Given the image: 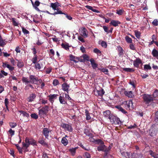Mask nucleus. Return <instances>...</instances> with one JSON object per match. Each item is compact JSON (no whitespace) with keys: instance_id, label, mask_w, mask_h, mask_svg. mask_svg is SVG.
<instances>
[{"instance_id":"27","label":"nucleus","mask_w":158,"mask_h":158,"mask_svg":"<svg viewBox=\"0 0 158 158\" xmlns=\"http://www.w3.org/2000/svg\"><path fill=\"white\" fill-rule=\"evenodd\" d=\"M61 46L62 48L64 49L65 50H69V48L70 46L68 44H65L64 43H62L61 44Z\"/></svg>"},{"instance_id":"21","label":"nucleus","mask_w":158,"mask_h":158,"mask_svg":"<svg viewBox=\"0 0 158 158\" xmlns=\"http://www.w3.org/2000/svg\"><path fill=\"white\" fill-rule=\"evenodd\" d=\"M84 132L87 136L90 137H93L92 134L90 132L89 130L88 129H85L84 130Z\"/></svg>"},{"instance_id":"41","label":"nucleus","mask_w":158,"mask_h":158,"mask_svg":"<svg viewBox=\"0 0 158 158\" xmlns=\"http://www.w3.org/2000/svg\"><path fill=\"white\" fill-rule=\"evenodd\" d=\"M17 65L19 68H21L24 66V63L22 61H18Z\"/></svg>"},{"instance_id":"18","label":"nucleus","mask_w":158,"mask_h":158,"mask_svg":"<svg viewBox=\"0 0 158 158\" xmlns=\"http://www.w3.org/2000/svg\"><path fill=\"white\" fill-rule=\"evenodd\" d=\"M66 137H68V136L67 135H65L64 137L62 138L61 140V143L64 146H66L68 143V141L66 138Z\"/></svg>"},{"instance_id":"37","label":"nucleus","mask_w":158,"mask_h":158,"mask_svg":"<svg viewBox=\"0 0 158 158\" xmlns=\"http://www.w3.org/2000/svg\"><path fill=\"white\" fill-rule=\"evenodd\" d=\"M38 142L43 146H48V143L45 142L44 140L42 139L39 140Z\"/></svg>"},{"instance_id":"51","label":"nucleus","mask_w":158,"mask_h":158,"mask_svg":"<svg viewBox=\"0 0 158 158\" xmlns=\"http://www.w3.org/2000/svg\"><path fill=\"white\" fill-rule=\"evenodd\" d=\"M59 84V82L58 80L54 79L53 82V84L54 86H56L58 85Z\"/></svg>"},{"instance_id":"13","label":"nucleus","mask_w":158,"mask_h":158,"mask_svg":"<svg viewBox=\"0 0 158 158\" xmlns=\"http://www.w3.org/2000/svg\"><path fill=\"white\" fill-rule=\"evenodd\" d=\"M58 96V95L57 94H50L48 96V97L49 98L48 100L52 104L54 102V99L56 98Z\"/></svg>"},{"instance_id":"60","label":"nucleus","mask_w":158,"mask_h":158,"mask_svg":"<svg viewBox=\"0 0 158 158\" xmlns=\"http://www.w3.org/2000/svg\"><path fill=\"white\" fill-rule=\"evenodd\" d=\"M40 2L38 1H36L35 2L33 7H35L39 6L40 5Z\"/></svg>"},{"instance_id":"8","label":"nucleus","mask_w":158,"mask_h":158,"mask_svg":"<svg viewBox=\"0 0 158 158\" xmlns=\"http://www.w3.org/2000/svg\"><path fill=\"white\" fill-rule=\"evenodd\" d=\"M157 133V130L155 129H150L149 130V135L152 137H155Z\"/></svg>"},{"instance_id":"33","label":"nucleus","mask_w":158,"mask_h":158,"mask_svg":"<svg viewBox=\"0 0 158 158\" xmlns=\"http://www.w3.org/2000/svg\"><path fill=\"white\" fill-rule=\"evenodd\" d=\"M125 40L128 43H132V39L128 36H126L125 37Z\"/></svg>"},{"instance_id":"58","label":"nucleus","mask_w":158,"mask_h":158,"mask_svg":"<svg viewBox=\"0 0 158 158\" xmlns=\"http://www.w3.org/2000/svg\"><path fill=\"white\" fill-rule=\"evenodd\" d=\"M6 67L8 68L9 70L10 71H12L14 69V67H12L10 65L8 64L7 65H6Z\"/></svg>"},{"instance_id":"7","label":"nucleus","mask_w":158,"mask_h":158,"mask_svg":"<svg viewBox=\"0 0 158 158\" xmlns=\"http://www.w3.org/2000/svg\"><path fill=\"white\" fill-rule=\"evenodd\" d=\"M80 35L86 38L88 36V31L85 28H82L80 31Z\"/></svg>"},{"instance_id":"39","label":"nucleus","mask_w":158,"mask_h":158,"mask_svg":"<svg viewBox=\"0 0 158 158\" xmlns=\"http://www.w3.org/2000/svg\"><path fill=\"white\" fill-rule=\"evenodd\" d=\"M37 145L36 143V141L34 139L32 138L30 139V145Z\"/></svg>"},{"instance_id":"10","label":"nucleus","mask_w":158,"mask_h":158,"mask_svg":"<svg viewBox=\"0 0 158 158\" xmlns=\"http://www.w3.org/2000/svg\"><path fill=\"white\" fill-rule=\"evenodd\" d=\"M36 95L35 93H32L30 94L29 96L27 98V101L29 102H31L34 101L36 98Z\"/></svg>"},{"instance_id":"55","label":"nucleus","mask_w":158,"mask_h":158,"mask_svg":"<svg viewBox=\"0 0 158 158\" xmlns=\"http://www.w3.org/2000/svg\"><path fill=\"white\" fill-rule=\"evenodd\" d=\"M63 14L64 15L65 17L69 20H71L72 19V17L70 15H68L67 14L64 13V14Z\"/></svg>"},{"instance_id":"48","label":"nucleus","mask_w":158,"mask_h":158,"mask_svg":"<svg viewBox=\"0 0 158 158\" xmlns=\"http://www.w3.org/2000/svg\"><path fill=\"white\" fill-rule=\"evenodd\" d=\"M12 22L13 25L15 26H17L18 25V24L15 20V19L14 18H12Z\"/></svg>"},{"instance_id":"56","label":"nucleus","mask_w":158,"mask_h":158,"mask_svg":"<svg viewBox=\"0 0 158 158\" xmlns=\"http://www.w3.org/2000/svg\"><path fill=\"white\" fill-rule=\"evenodd\" d=\"M101 45L102 47H104L105 48H106L107 46V44L104 41H102L101 42Z\"/></svg>"},{"instance_id":"2","label":"nucleus","mask_w":158,"mask_h":158,"mask_svg":"<svg viewBox=\"0 0 158 158\" xmlns=\"http://www.w3.org/2000/svg\"><path fill=\"white\" fill-rule=\"evenodd\" d=\"M142 98L144 102L146 104H149L150 103L154 100L152 96L151 95L144 94L143 95Z\"/></svg>"},{"instance_id":"63","label":"nucleus","mask_w":158,"mask_h":158,"mask_svg":"<svg viewBox=\"0 0 158 158\" xmlns=\"http://www.w3.org/2000/svg\"><path fill=\"white\" fill-rule=\"evenodd\" d=\"M54 37L52 38V39L53 41L54 42H59L60 40H58V38L56 37V36L55 35H54Z\"/></svg>"},{"instance_id":"53","label":"nucleus","mask_w":158,"mask_h":158,"mask_svg":"<svg viewBox=\"0 0 158 158\" xmlns=\"http://www.w3.org/2000/svg\"><path fill=\"white\" fill-rule=\"evenodd\" d=\"M152 23L153 25L157 26L158 25V20L157 19H155Z\"/></svg>"},{"instance_id":"46","label":"nucleus","mask_w":158,"mask_h":158,"mask_svg":"<svg viewBox=\"0 0 158 158\" xmlns=\"http://www.w3.org/2000/svg\"><path fill=\"white\" fill-rule=\"evenodd\" d=\"M22 31L25 35H27L29 34V32L25 28L23 27H22Z\"/></svg>"},{"instance_id":"38","label":"nucleus","mask_w":158,"mask_h":158,"mask_svg":"<svg viewBox=\"0 0 158 158\" xmlns=\"http://www.w3.org/2000/svg\"><path fill=\"white\" fill-rule=\"evenodd\" d=\"M135 35L138 39H139L141 35V33L138 31H135Z\"/></svg>"},{"instance_id":"15","label":"nucleus","mask_w":158,"mask_h":158,"mask_svg":"<svg viewBox=\"0 0 158 158\" xmlns=\"http://www.w3.org/2000/svg\"><path fill=\"white\" fill-rule=\"evenodd\" d=\"M92 67L94 69H95L98 66L97 64L95 62V60L91 58L90 60Z\"/></svg>"},{"instance_id":"19","label":"nucleus","mask_w":158,"mask_h":158,"mask_svg":"<svg viewBox=\"0 0 158 158\" xmlns=\"http://www.w3.org/2000/svg\"><path fill=\"white\" fill-rule=\"evenodd\" d=\"M115 108H117L119 111H121L124 114H126L127 113V112L125 110L123 109L120 105L116 106Z\"/></svg>"},{"instance_id":"25","label":"nucleus","mask_w":158,"mask_h":158,"mask_svg":"<svg viewBox=\"0 0 158 158\" xmlns=\"http://www.w3.org/2000/svg\"><path fill=\"white\" fill-rule=\"evenodd\" d=\"M85 113L86 116V119L87 120H89L91 119V117L90 115V114L89 113V111L87 109L85 110Z\"/></svg>"},{"instance_id":"4","label":"nucleus","mask_w":158,"mask_h":158,"mask_svg":"<svg viewBox=\"0 0 158 158\" xmlns=\"http://www.w3.org/2000/svg\"><path fill=\"white\" fill-rule=\"evenodd\" d=\"M49 107L48 106H45L43 107L41 109L39 110V114L40 116L46 115L48 111Z\"/></svg>"},{"instance_id":"26","label":"nucleus","mask_w":158,"mask_h":158,"mask_svg":"<svg viewBox=\"0 0 158 158\" xmlns=\"http://www.w3.org/2000/svg\"><path fill=\"white\" fill-rule=\"evenodd\" d=\"M123 70L127 72H130V73H133L134 72L135 70L134 69L131 68H124L123 69Z\"/></svg>"},{"instance_id":"24","label":"nucleus","mask_w":158,"mask_h":158,"mask_svg":"<svg viewBox=\"0 0 158 158\" xmlns=\"http://www.w3.org/2000/svg\"><path fill=\"white\" fill-rule=\"evenodd\" d=\"M85 7L87 9L91 10L94 12H96L97 13L100 12L98 10L93 9L92 7L91 6L87 5L85 6Z\"/></svg>"},{"instance_id":"34","label":"nucleus","mask_w":158,"mask_h":158,"mask_svg":"<svg viewBox=\"0 0 158 158\" xmlns=\"http://www.w3.org/2000/svg\"><path fill=\"white\" fill-rule=\"evenodd\" d=\"M22 81L23 83H30V80H28L27 78L23 77L22 78Z\"/></svg>"},{"instance_id":"57","label":"nucleus","mask_w":158,"mask_h":158,"mask_svg":"<svg viewBox=\"0 0 158 158\" xmlns=\"http://www.w3.org/2000/svg\"><path fill=\"white\" fill-rule=\"evenodd\" d=\"M102 27L104 31L106 32L107 34L109 33L108 28L107 27L105 26H103Z\"/></svg>"},{"instance_id":"64","label":"nucleus","mask_w":158,"mask_h":158,"mask_svg":"<svg viewBox=\"0 0 158 158\" xmlns=\"http://www.w3.org/2000/svg\"><path fill=\"white\" fill-rule=\"evenodd\" d=\"M42 158H49V157L46 153L43 152L42 155Z\"/></svg>"},{"instance_id":"52","label":"nucleus","mask_w":158,"mask_h":158,"mask_svg":"<svg viewBox=\"0 0 158 158\" xmlns=\"http://www.w3.org/2000/svg\"><path fill=\"white\" fill-rule=\"evenodd\" d=\"M94 52L95 53H97V54H101V51L99 50L97 48L94 49Z\"/></svg>"},{"instance_id":"43","label":"nucleus","mask_w":158,"mask_h":158,"mask_svg":"<svg viewBox=\"0 0 158 158\" xmlns=\"http://www.w3.org/2000/svg\"><path fill=\"white\" fill-rule=\"evenodd\" d=\"M82 57L83 58V60H84V62L86 60L89 61V57L86 54H84L83 55Z\"/></svg>"},{"instance_id":"9","label":"nucleus","mask_w":158,"mask_h":158,"mask_svg":"<svg viewBox=\"0 0 158 158\" xmlns=\"http://www.w3.org/2000/svg\"><path fill=\"white\" fill-rule=\"evenodd\" d=\"M142 63V61L139 58H136V60L133 61L134 66L137 68H138L139 64Z\"/></svg>"},{"instance_id":"20","label":"nucleus","mask_w":158,"mask_h":158,"mask_svg":"<svg viewBox=\"0 0 158 158\" xmlns=\"http://www.w3.org/2000/svg\"><path fill=\"white\" fill-rule=\"evenodd\" d=\"M103 115L106 118H110L111 116L112 115L109 110H107L103 112Z\"/></svg>"},{"instance_id":"1","label":"nucleus","mask_w":158,"mask_h":158,"mask_svg":"<svg viewBox=\"0 0 158 158\" xmlns=\"http://www.w3.org/2000/svg\"><path fill=\"white\" fill-rule=\"evenodd\" d=\"M29 79L30 83L36 85H39L42 82V80L39 79L35 75H29Z\"/></svg>"},{"instance_id":"45","label":"nucleus","mask_w":158,"mask_h":158,"mask_svg":"<svg viewBox=\"0 0 158 158\" xmlns=\"http://www.w3.org/2000/svg\"><path fill=\"white\" fill-rule=\"evenodd\" d=\"M70 58V60L71 61H74L75 63H77V61L75 60V56H73L72 55H71L69 56Z\"/></svg>"},{"instance_id":"31","label":"nucleus","mask_w":158,"mask_h":158,"mask_svg":"<svg viewBox=\"0 0 158 158\" xmlns=\"http://www.w3.org/2000/svg\"><path fill=\"white\" fill-rule=\"evenodd\" d=\"M98 94V96L102 97L105 93V91L103 89L100 90H97Z\"/></svg>"},{"instance_id":"32","label":"nucleus","mask_w":158,"mask_h":158,"mask_svg":"<svg viewBox=\"0 0 158 158\" xmlns=\"http://www.w3.org/2000/svg\"><path fill=\"white\" fill-rule=\"evenodd\" d=\"M56 3H51V6L54 10H56L57 7L60 6L59 5H57Z\"/></svg>"},{"instance_id":"28","label":"nucleus","mask_w":158,"mask_h":158,"mask_svg":"<svg viewBox=\"0 0 158 158\" xmlns=\"http://www.w3.org/2000/svg\"><path fill=\"white\" fill-rule=\"evenodd\" d=\"M77 149V147H75L74 148L69 149V151L71 153L72 155L74 156L75 155L76 150Z\"/></svg>"},{"instance_id":"42","label":"nucleus","mask_w":158,"mask_h":158,"mask_svg":"<svg viewBox=\"0 0 158 158\" xmlns=\"http://www.w3.org/2000/svg\"><path fill=\"white\" fill-rule=\"evenodd\" d=\"M151 67L149 64H145L144 65V69L145 70H151Z\"/></svg>"},{"instance_id":"54","label":"nucleus","mask_w":158,"mask_h":158,"mask_svg":"<svg viewBox=\"0 0 158 158\" xmlns=\"http://www.w3.org/2000/svg\"><path fill=\"white\" fill-rule=\"evenodd\" d=\"M96 142L98 144H100V145L104 144V142L100 139H98L96 140Z\"/></svg>"},{"instance_id":"50","label":"nucleus","mask_w":158,"mask_h":158,"mask_svg":"<svg viewBox=\"0 0 158 158\" xmlns=\"http://www.w3.org/2000/svg\"><path fill=\"white\" fill-rule=\"evenodd\" d=\"M124 11L122 10H116V13L118 15H121L123 13Z\"/></svg>"},{"instance_id":"17","label":"nucleus","mask_w":158,"mask_h":158,"mask_svg":"<svg viewBox=\"0 0 158 158\" xmlns=\"http://www.w3.org/2000/svg\"><path fill=\"white\" fill-rule=\"evenodd\" d=\"M59 101L60 103L62 104H65L67 103L66 101L64 98L63 94L62 95V96L60 94L59 97Z\"/></svg>"},{"instance_id":"61","label":"nucleus","mask_w":158,"mask_h":158,"mask_svg":"<svg viewBox=\"0 0 158 158\" xmlns=\"http://www.w3.org/2000/svg\"><path fill=\"white\" fill-rule=\"evenodd\" d=\"M35 67L36 69L40 70L41 69V67L40 66V64L39 63H36L35 65Z\"/></svg>"},{"instance_id":"59","label":"nucleus","mask_w":158,"mask_h":158,"mask_svg":"<svg viewBox=\"0 0 158 158\" xmlns=\"http://www.w3.org/2000/svg\"><path fill=\"white\" fill-rule=\"evenodd\" d=\"M52 68L51 67H49L48 68L46 71V73L47 74H49L51 72Z\"/></svg>"},{"instance_id":"14","label":"nucleus","mask_w":158,"mask_h":158,"mask_svg":"<svg viewBox=\"0 0 158 158\" xmlns=\"http://www.w3.org/2000/svg\"><path fill=\"white\" fill-rule=\"evenodd\" d=\"M121 24V23L119 21L113 20L111 21L110 23V25H112L115 27L118 26V24Z\"/></svg>"},{"instance_id":"23","label":"nucleus","mask_w":158,"mask_h":158,"mask_svg":"<svg viewBox=\"0 0 158 158\" xmlns=\"http://www.w3.org/2000/svg\"><path fill=\"white\" fill-rule=\"evenodd\" d=\"M124 94L129 98H132L134 96L132 91H125L124 92Z\"/></svg>"},{"instance_id":"62","label":"nucleus","mask_w":158,"mask_h":158,"mask_svg":"<svg viewBox=\"0 0 158 158\" xmlns=\"http://www.w3.org/2000/svg\"><path fill=\"white\" fill-rule=\"evenodd\" d=\"M119 55H122L123 54V48L120 47L119 48Z\"/></svg>"},{"instance_id":"6","label":"nucleus","mask_w":158,"mask_h":158,"mask_svg":"<svg viewBox=\"0 0 158 158\" xmlns=\"http://www.w3.org/2000/svg\"><path fill=\"white\" fill-rule=\"evenodd\" d=\"M30 145V139L28 137H27L25 139V143L22 142L23 148L25 149L26 151H27V149Z\"/></svg>"},{"instance_id":"47","label":"nucleus","mask_w":158,"mask_h":158,"mask_svg":"<svg viewBox=\"0 0 158 158\" xmlns=\"http://www.w3.org/2000/svg\"><path fill=\"white\" fill-rule=\"evenodd\" d=\"M84 156L85 158H90L91 156L89 153L87 152H85L84 154Z\"/></svg>"},{"instance_id":"44","label":"nucleus","mask_w":158,"mask_h":158,"mask_svg":"<svg viewBox=\"0 0 158 158\" xmlns=\"http://www.w3.org/2000/svg\"><path fill=\"white\" fill-rule=\"evenodd\" d=\"M152 95L154 98L158 97V90L157 89L155 90Z\"/></svg>"},{"instance_id":"11","label":"nucleus","mask_w":158,"mask_h":158,"mask_svg":"<svg viewBox=\"0 0 158 158\" xmlns=\"http://www.w3.org/2000/svg\"><path fill=\"white\" fill-rule=\"evenodd\" d=\"M51 131H49L48 128H44L43 131L42 133L45 136L46 139H48L49 136V134Z\"/></svg>"},{"instance_id":"36","label":"nucleus","mask_w":158,"mask_h":158,"mask_svg":"<svg viewBox=\"0 0 158 158\" xmlns=\"http://www.w3.org/2000/svg\"><path fill=\"white\" fill-rule=\"evenodd\" d=\"M37 56L35 55L32 58L31 60V61L33 64H36L37 61Z\"/></svg>"},{"instance_id":"3","label":"nucleus","mask_w":158,"mask_h":158,"mask_svg":"<svg viewBox=\"0 0 158 158\" xmlns=\"http://www.w3.org/2000/svg\"><path fill=\"white\" fill-rule=\"evenodd\" d=\"M109 119H110V122L112 124H119L121 123V121L119 118L117 116L113 115L111 116L110 118H109Z\"/></svg>"},{"instance_id":"5","label":"nucleus","mask_w":158,"mask_h":158,"mask_svg":"<svg viewBox=\"0 0 158 158\" xmlns=\"http://www.w3.org/2000/svg\"><path fill=\"white\" fill-rule=\"evenodd\" d=\"M60 126L64 130H67L69 132H72L73 131L72 126L69 124L62 123L61 124Z\"/></svg>"},{"instance_id":"16","label":"nucleus","mask_w":158,"mask_h":158,"mask_svg":"<svg viewBox=\"0 0 158 158\" xmlns=\"http://www.w3.org/2000/svg\"><path fill=\"white\" fill-rule=\"evenodd\" d=\"M97 150L98 151H102L104 152L106 149V146L104 144L100 145L98 147Z\"/></svg>"},{"instance_id":"29","label":"nucleus","mask_w":158,"mask_h":158,"mask_svg":"<svg viewBox=\"0 0 158 158\" xmlns=\"http://www.w3.org/2000/svg\"><path fill=\"white\" fill-rule=\"evenodd\" d=\"M60 8H56V10L57 11H55L54 13H53V15H56V14H64V13L62 12V11L60 10Z\"/></svg>"},{"instance_id":"35","label":"nucleus","mask_w":158,"mask_h":158,"mask_svg":"<svg viewBox=\"0 0 158 158\" xmlns=\"http://www.w3.org/2000/svg\"><path fill=\"white\" fill-rule=\"evenodd\" d=\"M99 69L100 70L101 72H103L104 73L108 75L109 73H108V69Z\"/></svg>"},{"instance_id":"22","label":"nucleus","mask_w":158,"mask_h":158,"mask_svg":"<svg viewBox=\"0 0 158 158\" xmlns=\"http://www.w3.org/2000/svg\"><path fill=\"white\" fill-rule=\"evenodd\" d=\"M19 112L21 114H22L23 117H26L28 118L30 117V115L27 112L22 110H19Z\"/></svg>"},{"instance_id":"30","label":"nucleus","mask_w":158,"mask_h":158,"mask_svg":"<svg viewBox=\"0 0 158 158\" xmlns=\"http://www.w3.org/2000/svg\"><path fill=\"white\" fill-rule=\"evenodd\" d=\"M152 54L154 57H157L158 56V51L156 49H154L152 51Z\"/></svg>"},{"instance_id":"40","label":"nucleus","mask_w":158,"mask_h":158,"mask_svg":"<svg viewBox=\"0 0 158 158\" xmlns=\"http://www.w3.org/2000/svg\"><path fill=\"white\" fill-rule=\"evenodd\" d=\"M31 116L32 118L35 119H37L38 118V115L35 113L31 114Z\"/></svg>"},{"instance_id":"12","label":"nucleus","mask_w":158,"mask_h":158,"mask_svg":"<svg viewBox=\"0 0 158 158\" xmlns=\"http://www.w3.org/2000/svg\"><path fill=\"white\" fill-rule=\"evenodd\" d=\"M62 89L64 91H66L67 93H69V85L66 83L63 84L62 85Z\"/></svg>"},{"instance_id":"49","label":"nucleus","mask_w":158,"mask_h":158,"mask_svg":"<svg viewBox=\"0 0 158 158\" xmlns=\"http://www.w3.org/2000/svg\"><path fill=\"white\" fill-rule=\"evenodd\" d=\"M9 125L12 128H15L17 126V123H10Z\"/></svg>"}]
</instances>
